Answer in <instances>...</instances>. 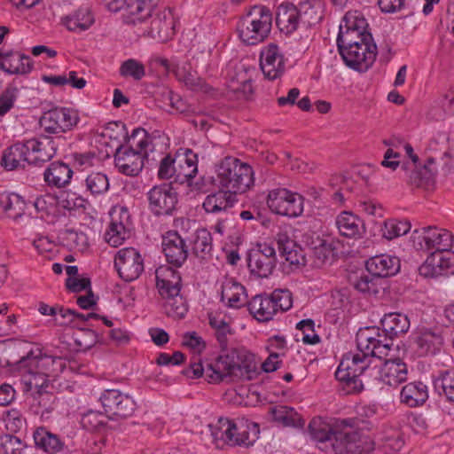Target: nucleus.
Instances as JSON below:
<instances>
[{"label": "nucleus", "instance_id": "f257e3e1", "mask_svg": "<svg viewBox=\"0 0 454 454\" xmlns=\"http://www.w3.org/2000/svg\"><path fill=\"white\" fill-rule=\"evenodd\" d=\"M374 333L360 330L356 335L358 352L346 354L335 372L345 395L358 394L364 384L372 385L376 357L387 356V344L375 339Z\"/></svg>", "mask_w": 454, "mask_h": 454}, {"label": "nucleus", "instance_id": "bf43d9fd", "mask_svg": "<svg viewBox=\"0 0 454 454\" xmlns=\"http://www.w3.org/2000/svg\"><path fill=\"white\" fill-rule=\"evenodd\" d=\"M120 74L123 77H132L139 81L145 75L144 65L134 59H129L120 67Z\"/></svg>", "mask_w": 454, "mask_h": 454}, {"label": "nucleus", "instance_id": "1a4fd4ad", "mask_svg": "<svg viewBox=\"0 0 454 454\" xmlns=\"http://www.w3.org/2000/svg\"><path fill=\"white\" fill-rule=\"evenodd\" d=\"M312 13L316 12L308 3H302L299 7L292 3H284L278 7L276 23L281 32L291 35L298 28L300 22L310 24L320 19L313 18Z\"/></svg>", "mask_w": 454, "mask_h": 454}, {"label": "nucleus", "instance_id": "b1692460", "mask_svg": "<svg viewBox=\"0 0 454 454\" xmlns=\"http://www.w3.org/2000/svg\"><path fill=\"white\" fill-rule=\"evenodd\" d=\"M365 268L367 272L377 277L379 281L396 274L400 270L399 259L388 254H380L366 261Z\"/></svg>", "mask_w": 454, "mask_h": 454}, {"label": "nucleus", "instance_id": "c85d7f7f", "mask_svg": "<svg viewBox=\"0 0 454 454\" xmlns=\"http://www.w3.org/2000/svg\"><path fill=\"white\" fill-rule=\"evenodd\" d=\"M232 439L230 440L229 445H243L246 447L253 445L259 435V427L256 423L240 421L231 423Z\"/></svg>", "mask_w": 454, "mask_h": 454}, {"label": "nucleus", "instance_id": "6e6552de", "mask_svg": "<svg viewBox=\"0 0 454 454\" xmlns=\"http://www.w3.org/2000/svg\"><path fill=\"white\" fill-rule=\"evenodd\" d=\"M368 23L359 11H348L341 20L337 36V47L342 49L356 44L375 43L368 31Z\"/></svg>", "mask_w": 454, "mask_h": 454}, {"label": "nucleus", "instance_id": "37998d69", "mask_svg": "<svg viewBox=\"0 0 454 454\" xmlns=\"http://www.w3.org/2000/svg\"><path fill=\"white\" fill-rule=\"evenodd\" d=\"M273 419L284 427H302L304 421L294 408L278 405L271 409Z\"/></svg>", "mask_w": 454, "mask_h": 454}, {"label": "nucleus", "instance_id": "a211bd4d", "mask_svg": "<svg viewBox=\"0 0 454 454\" xmlns=\"http://www.w3.org/2000/svg\"><path fill=\"white\" fill-rule=\"evenodd\" d=\"M452 241L453 237L449 231L431 226L422 228L421 233L414 237L418 249L424 251H446L452 246Z\"/></svg>", "mask_w": 454, "mask_h": 454}, {"label": "nucleus", "instance_id": "f03ea898", "mask_svg": "<svg viewBox=\"0 0 454 454\" xmlns=\"http://www.w3.org/2000/svg\"><path fill=\"white\" fill-rule=\"evenodd\" d=\"M356 419L314 418L308 431L313 441L322 450H333L335 454H362L373 450L372 442L363 437L357 430Z\"/></svg>", "mask_w": 454, "mask_h": 454}, {"label": "nucleus", "instance_id": "a18cd8bd", "mask_svg": "<svg viewBox=\"0 0 454 454\" xmlns=\"http://www.w3.org/2000/svg\"><path fill=\"white\" fill-rule=\"evenodd\" d=\"M84 184L86 192L94 197L105 194L109 189L108 177L101 172H93L88 175Z\"/></svg>", "mask_w": 454, "mask_h": 454}, {"label": "nucleus", "instance_id": "6e6d98bb", "mask_svg": "<svg viewBox=\"0 0 454 454\" xmlns=\"http://www.w3.org/2000/svg\"><path fill=\"white\" fill-rule=\"evenodd\" d=\"M434 173L435 172L432 168H429L427 165H424L421 168L416 167L413 169H410L408 182L410 184L416 187L428 184L433 180Z\"/></svg>", "mask_w": 454, "mask_h": 454}, {"label": "nucleus", "instance_id": "8fccbe9b", "mask_svg": "<svg viewBox=\"0 0 454 454\" xmlns=\"http://www.w3.org/2000/svg\"><path fill=\"white\" fill-rule=\"evenodd\" d=\"M411 230V223L408 221L389 219L384 222L381 229L382 236L387 239H393L407 234Z\"/></svg>", "mask_w": 454, "mask_h": 454}, {"label": "nucleus", "instance_id": "5701e85b", "mask_svg": "<svg viewBox=\"0 0 454 454\" xmlns=\"http://www.w3.org/2000/svg\"><path fill=\"white\" fill-rule=\"evenodd\" d=\"M306 245L311 250L312 264L316 268H322L330 263L333 257V245L332 242L321 238L313 232L304 236Z\"/></svg>", "mask_w": 454, "mask_h": 454}, {"label": "nucleus", "instance_id": "412c9836", "mask_svg": "<svg viewBox=\"0 0 454 454\" xmlns=\"http://www.w3.org/2000/svg\"><path fill=\"white\" fill-rule=\"evenodd\" d=\"M260 67L269 80L279 78L285 72V59L276 44H269L260 54Z\"/></svg>", "mask_w": 454, "mask_h": 454}, {"label": "nucleus", "instance_id": "20e7f679", "mask_svg": "<svg viewBox=\"0 0 454 454\" xmlns=\"http://www.w3.org/2000/svg\"><path fill=\"white\" fill-rule=\"evenodd\" d=\"M15 366L21 373V382L26 391L40 392L49 387L48 374L57 371L55 366H62L60 357L42 355L38 350L35 355L33 350L24 352L19 359H0V367Z\"/></svg>", "mask_w": 454, "mask_h": 454}, {"label": "nucleus", "instance_id": "ddd939ff", "mask_svg": "<svg viewBox=\"0 0 454 454\" xmlns=\"http://www.w3.org/2000/svg\"><path fill=\"white\" fill-rule=\"evenodd\" d=\"M80 118L78 113L71 108L56 107L42 115L40 127L49 134H59L73 129Z\"/></svg>", "mask_w": 454, "mask_h": 454}, {"label": "nucleus", "instance_id": "a19ab883", "mask_svg": "<svg viewBox=\"0 0 454 454\" xmlns=\"http://www.w3.org/2000/svg\"><path fill=\"white\" fill-rule=\"evenodd\" d=\"M0 68L9 74H26L31 72L33 65L29 56L12 52L10 59L5 57V60L0 62Z\"/></svg>", "mask_w": 454, "mask_h": 454}, {"label": "nucleus", "instance_id": "4be33fe9", "mask_svg": "<svg viewBox=\"0 0 454 454\" xmlns=\"http://www.w3.org/2000/svg\"><path fill=\"white\" fill-rule=\"evenodd\" d=\"M156 286L160 295L166 300L178 294L182 288L180 273L170 266H161L155 271Z\"/></svg>", "mask_w": 454, "mask_h": 454}, {"label": "nucleus", "instance_id": "c9c22d12", "mask_svg": "<svg viewBox=\"0 0 454 454\" xmlns=\"http://www.w3.org/2000/svg\"><path fill=\"white\" fill-rule=\"evenodd\" d=\"M94 16L88 6H81L63 19V24L72 32L81 33L89 29L94 23Z\"/></svg>", "mask_w": 454, "mask_h": 454}, {"label": "nucleus", "instance_id": "e2e57ef3", "mask_svg": "<svg viewBox=\"0 0 454 454\" xmlns=\"http://www.w3.org/2000/svg\"><path fill=\"white\" fill-rule=\"evenodd\" d=\"M55 400L56 396L52 393H50L47 389L36 392L35 395L34 396V401L38 406L36 412H41L42 415L44 412H51L54 409Z\"/></svg>", "mask_w": 454, "mask_h": 454}, {"label": "nucleus", "instance_id": "2f4dec72", "mask_svg": "<svg viewBox=\"0 0 454 454\" xmlns=\"http://www.w3.org/2000/svg\"><path fill=\"white\" fill-rule=\"evenodd\" d=\"M149 34L152 37L161 41L174 35V17L170 10L165 9L153 17Z\"/></svg>", "mask_w": 454, "mask_h": 454}, {"label": "nucleus", "instance_id": "4d7b16f0", "mask_svg": "<svg viewBox=\"0 0 454 454\" xmlns=\"http://www.w3.org/2000/svg\"><path fill=\"white\" fill-rule=\"evenodd\" d=\"M354 287L366 294H377L380 292V281L377 277L370 274H362L354 283Z\"/></svg>", "mask_w": 454, "mask_h": 454}, {"label": "nucleus", "instance_id": "774afa93", "mask_svg": "<svg viewBox=\"0 0 454 454\" xmlns=\"http://www.w3.org/2000/svg\"><path fill=\"white\" fill-rule=\"evenodd\" d=\"M436 262L441 264L443 275L454 274V252L448 248L443 252H434Z\"/></svg>", "mask_w": 454, "mask_h": 454}, {"label": "nucleus", "instance_id": "72a5a7b5", "mask_svg": "<svg viewBox=\"0 0 454 454\" xmlns=\"http://www.w3.org/2000/svg\"><path fill=\"white\" fill-rule=\"evenodd\" d=\"M73 176L71 168L63 162H51L43 173L44 181L49 186L65 187L70 183Z\"/></svg>", "mask_w": 454, "mask_h": 454}, {"label": "nucleus", "instance_id": "e433bc0d", "mask_svg": "<svg viewBox=\"0 0 454 454\" xmlns=\"http://www.w3.org/2000/svg\"><path fill=\"white\" fill-rule=\"evenodd\" d=\"M221 301H226L233 309L244 306L247 303L245 287L233 279L225 280L222 285Z\"/></svg>", "mask_w": 454, "mask_h": 454}, {"label": "nucleus", "instance_id": "c756f323", "mask_svg": "<svg viewBox=\"0 0 454 454\" xmlns=\"http://www.w3.org/2000/svg\"><path fill=\"white\" fill-rule=\"evenodd\" d=\"M33 439L36 450L47 454H56L65 448L64 442L60 437L49 431L44 427H37L33 433Z\"/></svg>", "mask_w": 454, "mask_h": 454}, {"label": "nucleus", "instance_id": "2eb2a0df", "mask_svg": "<svg viewBox=\"0 0 454 454\" xmlns=\"http://www.w3.org/2000/svg\"><path fill=\"white\" fill-rule=\"evenodd\" d=\"M277 265L275 248L266 243L257 244L247 254V266L252 275L258 278H268Z\"/></svg>", "mask_w": 454, "mask_h": 454}, {"label": "nucleus", "instance_id": "bb28decb", "mask_svg": "<svg viewBox=\"0 0 454 454\" xmlns=\"http://www.w3.org/2000/svg\"><path fill=\"white\" fill-rule=\"evenodd\" d=\"M176 164L179 171L178 183L191 181L198 172V155L191 149H179L176 153Z\"/></svg>", "mask_w": 454, "mask_h": 454}, {"label": "nucleus", "instance_id": "a878e982", "mask_svg": "<svg viewBox=\"0 0 454 454\" xmlns=\"http://www.w3.org/2000/svg\"><path fill=\"white\" fill-rule=\"evenodd\" d=\"M29 148L27 140L24 143H16L4 150L1 164L7 170L25 168V164H32L29 160Z\"/></svg>", "mask_w": 454, "mask_h": 454}, {"label": "nucleus", "instance_id": "680f3d73", "mask_svg": "<svg viewBox=\"0 0 454 454\" xmlns=\"http://www.w3.org/2000/svg\"><path fill=\"white\" fill-rule=\"evenodd\" d=\"M23 447L22 441L17 436L8 434L0 435V454H17Z\"/></svg>", "mask_w": 454, "mask_h": 454}, {"label": "nucleus", "instance_id": "7c9ffc66", "mask_svg": "<svg viewBox=\"0 0 454 454\" xmlns=\"http://www.w3.org/2000/svg\"><path fill=\"white\" fill-rule=\"evenodd\" d=\"M335 224L340 234L349 239L361 238L365 231L364 222L349 211L338 215Z\"/></svg>", "mask_w": 454, "mask_h": 454}, {"label": "nucleus", "instance_id": "5fc2aeb1", "mask_svg": "<svg viewBox=\"0 0 454 454\" xmlns=\"http://www.w3.org/2000/svg\"><path fill=\"white\" fill-rule=\"evenodd\" d=\"M291 191L285 188H278L269 192L267 195V205L269 208L275 214L279 213L286 200L293 196Z\"/></svg>", "mask_w": 454, "mask_h": 454}, {"label": "nucleus", "instance_id": "ea45409f", "mask_svg": "<svg viewBox=\"0 0 454 454\" xmlns=\"http://www.w3.org/2000/svg\"><path fill=\"white\" fill-rule=\"evenodd\" d=\"M0 206L8 217L17 220L25 214L27 203L17 193L3 192L0 194Z\"/></svg>", "mask_w": 454, "mask_h": 454}, {"label": "nucleus", "instance_id": "13d9d810", "mask_svg": "<svg viewBox=\"0 0 454 454\" xmlns=\"http://www.w3.org/2000/svg\"><path fill=\"white\" fill-rule=\"evenodd\" d=\"M303 200L304 199L301 194L294 192L293 196L286 200L278 215L288 217H297L301 215L303 212Z\"/></svg>", "mask_w": 454, "mask_h": 454}, {"label": "nucleus", "instance_id": "f704fd0d", "mask_svg": "<svg viewBox=\"0 0 454 454\" xmlns=\"http://www.w3.org/2000/svg\"><path fill=\"white\" fill-rule=\"evenodd\" d=\"M400 399L411 408L420 406L428 399L427 387L421 381L408 383L403 387Z\"/></svg>", "mask_w": 454, "mask_h": 454}, {"label": "nucleus", "instance_id": "f3484780", "mask_svg": "<svg viewBox=\"0 0 454 454\" xmlns=\"http://www.w3.org/2000/svg\"><path fill=\"white\" fill-rule=\"evenodd\" d=\"M344 63L357 71H366L373 64L377 55L375 43L356 44L338 49Z\"/></svg>", "mask_w": 454, "mask_h": 454}, {"label": "nucleus", "instance_id": "0eeeda50", "mask_svg": "<svg viewBox=\"0 0 454 454\" xmlns=\"http://www.w3.org/2000/svg\"><path fill=\"white\" fill-rule=\"evenodd\" d=\"M272 27V13L262 5L252 7L237 23L240 40L247 45H256L269 36Z\"/></svg>", "mask_w": 454, "mask_h": 454}, {"label": "nucleus", "instance_id": "69168bd1", "mask_svg": "<svg viewBox=\"0 0 454 454\" xmlns=\"http://www.w3.org/2000/svg\"><path fill=\"white\" fill-rule=\"evenodd\" d=\"M18 96V89L8 86L0 95V117L7 114L14 106Z\"/></svg>", "mask_w": 454, "mask_h": 454}, {"label": "nucleus", "instance_id": "49530a36", "mask_svg": "<svg viewBox=\"0 0 454 454\" xmlns=\"http://www.w3.org/2000/svg\"><path fill=\"white\" fill-rule=\"evenodd\" d=\"M231 423L232 420L221 417L215 423L209 425L211 435L216 444L219 442L229 444L233 436L231 434Z\"/></svg>", "mask_w": 454, "mask_h": 454}, {"label": "nucleus", "instance_id": "7ed1b4c3", "mask_svg": "<svg viewBox=\"0 0 454 454\" xmlns=\"http://www.w3.org/2000/svg\"><path fill=\"white\" fill-rule=\"evenodd\" d=\"M255 372L254 356L246 349H231L220 355L215 364L204 368L199 358L191 362L190 367L183 371L188 378L198 379L205 374L208 382H220L227 376L251 380Z\"/></svg>", "mask_w": 454, "mask_h": 454}, {"label": "nucleus", "instance_id": "6ab92c4d", "mask_svg": "<svg viewBox=\"0 0 454 454\" xmlns=\"http://www.w3.org/2000/svg\"><path fill=\"white\" fill-rule=\"evenodd\" d=\"M162 251L168 264L180 268L189 255V245L176 231H169L162 237Z\"/></svg>", "mask_w": 454, "mask_h": 454}, {"label": "nucleus", "instance_id": "4468645a", "mask_svg": "<svg viewBox=\"0 0 454 454\" xmlns=\"http://www.w3.org/2000/svg\"><path fill=\"white\" fill-rule=\"evenodd\" d=\"M373 372V383L382 382L385 385L396 387L406 381L408 377L407 364L399 357L386 359L376 357Z\"/></svg>", "mask_w": 454, "mask_h": 454}, {"label": "nucleus", "instance_id": "9b49d317", "mask_svg": "<svg viewBox=\"0 0 454 454\" xmlns=\"http://www.w3.org/2000/svg\"><path fill=\"white\" fill-rule=\"evenodd\" d=\"M102 407L112 419H127L137 410V403L127 393L119 389H106L99 396Z\"/></svg>", "mask_w": 454, "mask_h": 454}, {"label": "nucleus", "instance_id": "58836bf2", "mask_svg": "<svg viewBox=\"0 0 454 454\" xmlns=\"http://www.w3.org/2000/svg\"><path fill=\"white\" fill-rule=\"evenodd\" d=\"M330 185L337 190L333 193V200L342 205L346 200L350 199V195L357 193L358 189L356 182L344 176H333L330 179Z\"/></svg>", "mask_w": 454, "mask_h": 454}, {"label": "nucleus", "instance_id": "473e14b6", "mask_svg": "<svg viewBox=\"0 0 454 454\" xmlns=\"http://www.w3.org/2000/svg\"><path fill=\"white\" fill-rule=\"evenodd\" d=\"M270 295H255L247 303L250 314L260 322H268L278 312Z\"/></svg>", "mask_w": 454, "mask_h": 454}, {"label": "nucleus", "instance_id": "3c124183", "mask_svg": "<svg viewBox=\"0 0 454 454\" xmlns=\"http://www.w3.org/2000/svg\"><path fill=\"white\" fill-rule=\"evenodd\" d=\"M164 309L168 317L183 318L188 311L185 299L180 293L165 300Z\"/></svg>", "mask_w": 454, "mask_h": 454}, {"label": "nucleus", "instance_id": "aec40b11", "mask_svg": "<svg viewBox=\"0 0 454 454\" xmlns=\"http://www.w3.org/2000/svg\"><path fill=\"white\" fill-rule=\"evenodd\" d=\"M112 221L105 233L106 241L117 247L129 236L130 215L129 210L121 207L112 213Z\"/></svg>", "mask_w": 454, "mask_h": 454}, {"label": "nucleus", "instance_id": "393cba45", "mask_svg": "<svg viewBox=\"0 0 454 454\" xmlns=\"http://www.w3.org/2000/svg\"><path fill=\"white\" fill-rule=\"evenodd\" d=\"M29 160L33 165L44 163L52 159L57 152L54 140L50 137L27 140Z\"/></svg>", "mask_w": 454, "mask_h": 454}, {"label": "nucleus", "instance_id": "338daca9", "mask_svg": "<svg viewBox=\"0 0 454 454\" xmlns=\"http://www.w3.org/2000/svg\"><path fill=\"white\" fill-rule=\"evenodd\" d=\"M419 274L425 278H437L443 275L441 271V264L436 262L434 252L427 258L426 262L419 267Z\"/></svg>", "mask_w": 454, "mask_h": 454}, {"label": "nucleus", "instance_id": "9d476101", "mask_svg": "<svg viewBox=\"0 0 454 454\" xmlns=\"http://www.w3.org/2000/svg\"><path fill=\"white\" fill-rule=\"evenodd\" d=\"M380 325L382 326L381 331L377 327H367L361 331L369 332L371 333L372 331H375L374 333L375 335L377 334V336H374V338L387 344V353L393 346L394 339L405 334L411 326L409 317L400 312L385 314L380 319Z\"/></svg>", "mask_w": 454, "mask_h": 454}, {"label": "nucleus", "instance_id": "de8ad7c7", "mask_svg": "<svg viewBox=\"0 0 454 454\" xmlns=\"http://www.w3.org/2000/svg\"><path fill=\"white\" fill-rule=\"evenodd\" d=\"M176 74L177 79L192 90L208 93L212 90V87L206 83L204 80L184 67L178 68Z\"/></svg>", "mask_w": 454, "mask_h": 454}, {"label": "nucleus", "instance_id": "4c0bfd02", "mask_svg": "<svg viewBox=\"0 0 454 454\" xmlns=\"http://www.w3.org/2000/svg\"><path fill=\"white\" fill-rule=\"evenodd\" d=\"M160 0H130L128 5L129 23L144 22L153 16Z\"/></svg>", "mask_w": 454, "mask_h": 454}, {"label": "nucleus", "instance_id": "c03bdc74", "mask_svg": "<svg viewBox=\"0 0 454 454\" xmlns=\"http://www.w3.org/2000/svg\"><path fill=\"white\" fill-rule=\"evenodd\" d=\"M213 248L211 233L206 229H200L195 232L192 240V252L200 259H207L211 255Z\"/></svg>", "mask_w": 454, "mask_h": 454}, {"label": "nucleus", "instance_id": "864d4df0", "mask_svg": "<svg viewBox=\"0 0 454 454\" xmlns=\"http://www.w3.org/2000/svg\"><path fill=\"white\" fill-rule=\"evenodd\" d=\"M108 419L110 418L106 413L90 411L82 416V425L89 431H100L106 428Z\"/></svg>", "mask_w": 454, "mask_h": 454}, {"label": "nucleus", "instance_id": "dca6fc26", "mask_svg": "<svg viewBox=\"0 0 454 454\" xmlns=\"http://www.w3.org/2000/svg\"><path fill=\"white\" fill-rule=\"evenodd\" d=\"M114 266L124 281L131 282L144 271V259L136 248L125 247L115 254Z\"/></svg>", "mask_w": 454, "mask_h": 454}, {"label": "nucleus", "instance_id": "09e8293b", "mask_svg": "<svg viewBox=\"0 0 454 454\" xmlns=\"http://www.w3.org/2000/svg\"><path fill=\"white\" fill-rule=\"evenodd\" d=\"M419 356L434 354L441 344V337L432 332H424L416 338Z\"/></svg>", "mask_w": 454, "mask_h": 454}, {"label": "nucleus", "instance_id": "79ce46f5", "mask_svg": "<svg viewBox=\"0 0 454 454\" xmlns=\"http://www.w3.org/2000/svg\"><path fill=\"white\" fill-rule=\"evenodd\" d=\"M434 391L450 403H454V370L438 372L433 380Z\"/></svg>", "mask_w": 454, "mask_h": 454}, {"label": "nucleus", "instance_id": "603ef678", "mask_svg": "<svg viewBox=\"0 0 454 454\" xmlns=\"http://www.w3.org/2000/svg\"><path fill=\"white\" fill-rule=\"evenodd\" d=\"M315 322L312 319H303L296 325L299 332L296 333V340H301L304 344H317L320 341V337L315 333Z\"/></svg>", "mask_w": 454, "mask_h": 454}, {"label": "nucleus", "instance_id": "f8f14e48", "mask_svg": "<svg viewBox=\"0 0 454 454\" xmlns=\"http://www.w3.org/2000/svg\"><path fill=\"white\" fill-rule=\"evenodd\" d=\"M149 209L155 216L172 215L178 203V193L171 184L154 185L147 192Z\"/></svg>", "mask_w": 454, "mask_h": 454}, {"label": "nucleus", "instance_id": "39448f33", "mask_svg": "<svg viewBox=\"0 0 454 454\" xmlns=\"http://www.w3.org/2000/svg\"><path fill=\"white\" fill-rule=\"evenodd\" d=\"M211 184L237 194L244 193L254 185V171L250 165L227 156L215 165Z\"/></svg>", "mask_w": 454, "mask_h": 454}, {"label": "nucleus", "instance_id": "423d86ee", "mask_svg": "<svg viewBox=\"0 0 454 454\" xmlns=\"http://www.w3.org/2000/svg\"><path fill=\"white\" fill-rule=\"evenodd\" d=\"M132 145H119L114 153V164L118 170L126 176H136L143 169L147 148L151 145L146 131L135 129L131 135Z\"/></svg>", "mask_w": 454, "mask_h": 454}, {"label": "nucleus", "instance_id": "cd10ccee", "mask_svg": "<svg viewBox=\"0 0 454 454\" xmlns=\"http://www.w3.org/2000/svg\"><path fill=\"white\" fill-rule=\"evenodd\" d=\"M238 202L237 196L223 189L208 194L202 204L207 213L219 214L227 212Z\"/></svg>", "mask_w": 454, "mask_h": 454}, {"label": "nucleus", "instance_id": "052dcab7", "mask_svg": "<svg viewBox=\"0 0 454 454\" xmlns=\"http://www.w3.org/2000/svg\"><path fill=\"white\" fill-rule=\"evenodd\" d=\"M61 237L67 245L76 248L78 250H83L88 246V238L82 232L75 231L74 229H66L61 232Z\"/></svg>", "mask_w": 454, "mask_h": 454}, {"label": "nucleus", "instance_id": "0e129e2a", "mask_svg": "<svg viewBox=\"0 0 454 454\" xmlns=\"http://www.w3.org/2000/svg\"><path fill=\"white\" fill-rule=\"evenodd\" d=\"M79 333L82 334L81 337L75 339V342L78 346L82 348H90L93 347L99 340L98 333L86 326H79Z\"/></svg>", "mask_w": 454, "mask_h": 454}]
</instances>
